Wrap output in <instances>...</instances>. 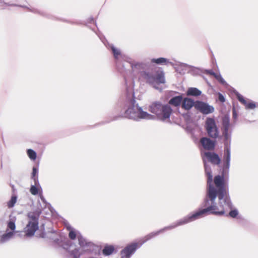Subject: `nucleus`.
<instances>
[{"instance_id":"f3484780","label":"nucleus","mask_w":258,"mask_h":258,"mask_svg":"<svg viewBox=\"0 0 258 258\" xmlns=\"http://www.w3.org/2000/svg\"><path fill=\"white\" fill-rule=\"evenodd\" d=\"M194 105V101L189 98H185L182 103V108L186 110L190 109Z\"/></svg>"},{"instance_id":"c85d7f7f","label":"nucleus","mask_w":258,"mask_h":258,"mask_svg":"<svg viewBox=\"0 0 258 258\" xmlns=\"http://www.w3.org/2000/svg\"><path fill=\"white\" fill-rule=\"evenodd\" d=\"M206 73L208 74H210L212 76H213V74H215L214 72H213L212 70H207Z\"/></svg>"},{"instance_id":"2eb2a0df","label":"nucleus","mask_w":258,"mask_h":258,"mask_svg":"<svg viewBox=\"0 0 258 258\" xmlns=\"http://www.w3.org/2000/svg\"><path fill=\"white\" fill-rule=\"evenodd\" d=\"M236 95L238 100L245 106L246 109H253L255 108L256 105L254 102L248 99H245L243 96L238 93H236Z\"/></svg>"},{"instance_id":"2f4dec72","label":"nucleus","mask_w":258,"mask_h":258,"mask_svg":"<svg viewBox=\"0 0 258 258\" xmlns=\"http://www.w3.org/2000/svg\"><path fill=\"white\" fill-rule=\"evenodd\" d=\"M20 6H21V7H25V8H26V6H23V5H21Z\"/></svg>"},{"instance_id":"4be33fe9","label":"nucleus","mask_w":258,"mask_h":258,"mask_svg":"<svg viewBox=\"0 0 258 258\" xmlns=\"http://www.w3.org/2000/svg\"><path fill=\"white\" fill-rule=\"evenodd\" d=\"M110 47L113 53L114 56L116 59H118L119 57L122 56L120 50L116 48L113 45L110 46Z\"/></svg>"},{"instance_id":"6ab92c4d","label":"nucleus","mask_w":258,"mask_h":258,"mask_svg":"<svg viewBox=\"0 0 258 258\" xmlns=\"http://www.w3.org/2000/svg\"><path fill=\"white\" fill-rule=\"evenodd\" d=\"M201 93V91L196 88H189L187 91V95L189 96H197Z\"/></svg>"},{"instance_id":"bb28decb","label":"nucleus","mask_w":258,"mask_h":258,"mask_svg":"<svg viewBox=\"0 0 258 258\" xmlns=\"http://www.w3.org/2000/svg\"><path fill=\"white\" fill-rule=\"evenodd\" d=\"M38 169L37 167H34L33 168V171L32 173V178L34 180V178L35 177V176L38 174Z\"/></svg>"},{"instance_id":"39448f33","label":"nucleus","mask_w":258,"mask_h":258,"mask_svg":"<svg viewBox=\"0 0 258 258\" xmlns=\"http://www.w3.org/2000/svg\"><path fill=\"white\" fill-rule=\"evenodd\" d=\"M124 116L130 119L139 120L141 119H153L155 116L143 110L142 108L136 104V101L132 99L127 105Z\"/></svg>"},{"instance_id":"a878e982","label":"nucleus","mask_w":258,"mask_h":258,"mask_svg":"<svg viewBox=\"0 0 258 258\" xmlns=\"http://www.w3.org/2000/svg\"><path fill=\"white\" fill-rule=\"evenodd\" d=\"M213 76L221 84H225L226 82L220 74H213Z\"/></svg>"},{"instance_id":"6e6552de","label":"nucleus","mask_w":258,"mask_h":258,"mask_svg":"<svg viewBox=\"0 0 258 258\" xmlns=\"http://www.w3.org/2000/svg\"><path fill=\"white\" fill-rule=\"evenodd\" d=\"M224 175L220 176L217 175L215 176L214 178V183L217 188H218V190H217L215 188V190L216 191V197L218 196L219 202V205L225 206V204L227 203V201L231 205V202L229 199L227 197H225V189L224 188ZM212 181L211 182V185L212 187L215 188L212 185Z\"/></svg>"},{"instance_id":"f257e3e1","label":"nucleus","mask_w":258,"mask_h":258,"mask_svg":"<svg viewBox=\"0 0 258 258\" xmlns=\"http://www.w3.org/2000/svg\"><path fill=\"white\" fill-rule=\"evenodd\" d=\"M207 173L209 175L208 179V187L206 197L203 204V206L206 208L200 209L196 212L188 215L179 220L176 224L168 227L166 228H173L177 226L185 224L197 219H200L208 213L214 214L215 215H222L225 210H227L231 208V205L228 201L225 204V206L216 205L215 199L216 198V191L214 188L211 185L212 181H213V176L211 175L210 171L208 170V167H206Z\"/></svg>"},{"instance_id":"7c9ffc66","label":"nucleus","mask_w":258,"mask_h":258,"mask_svg":"<svg viewBox=\"0 0 258 258\" xmlns=\"http://www.w3.org/2000/svg\"><path fill=\"white\" fill-rule=\"evenodd\" d=\"M233 117L234 118H236V113L235 112V111H233Z\"/></svg>"},{"instance_id":"dca6fc26","label":"nucleus","mask_w":258,"mask_h":258,"mask_svg":"<svg viewBox=\"0 0 258 258\" xmlns=\"http://www.w3.org/2000/svg\"><path fill=\"white\" fill-rule=\"evenodd\" d=\"M200 143L206 150H213L215 147V142L207 137H203L200 139Z\"/></svg>"},{"instance_id":"c756f323","label":"nucleus","mask_w":258,"mask_h":258,"mask_svg":"<svg viewBox=\"0 0 258 258\" xmlns=\"http://www.w3.org/2000/svg\"><path fill=\"white\" fill-rule=\"evenodd\" d=\"M31 11L34 12V13H39L38 11L35 9H30Z\"/></svg>"},{"instance_id":"aec40b11","label":"nucleus","mask_w":258,"mask_h":258,"mask_svg":"<svg viewBox=\"0 0 258 258\" xmlns=\"http://www.w3.org/2000/svg\"><path fill=\"white\" fill-rule=\"evenodd\" d=\"M151 62L153 63H156L159 64H165L169 62L168 59L163 58L160 57L158 58H153L151 59Z\"/></svg>"},{"instance_id":"f8f14e48","label":"nucleus","mask_w":258,"mask_h":258,"mask_svg":"<svg viewBox=\"0 0 258 258\" xmlns=\"http://www.w3.org/2000/svg\"><path fill=\"white\" fill-rule=\"evenodd\" d=\"M203 161H204V164H205V172L208 176V180L209 179V175H208V173H207L206 167H208V170L210 171V173L212 176V174L211 168H210V166L207 164L206 160H207L209 161H210L211 163H212L213 164H219L220 162V159L219 158L218 155H217L214 153H210V152L205 153L204 156H203ZM207 183L208 184V180L207 181Z\"/></svg>"},{"instance_id":"ddd939ff","label":"nucleus","mask_w":258,"mask_h":258,"mask_svg":"<svg viewBox=\"0 0 258 258\" xmlns=\"http://www.w3.org/2000/svg\"><path fill=\"white\" fill-rule=\"evenodd\" d=\"M34 183L35 184L31 185L30 187V191L31 194L33 195H36L39 194L41 200L44 204L46 205V201L42 195V188L39 184L38 178H34Z\"/></svg>"},{"instance_id":"423d86ee","label":"nucleus","mask_w":258,"mask_h":258,"mask_svg":"<svg viewBox=\"0 0 258 258\" xmlns=\"http://www.w3.org/2000/svg\"><path fill=\"white\" fill-rule=\"evenodd\" d=\"M149 110L154 114L158 119L168 121L172 109L168 105H163L159 102H154L149 106Z\"/></svg>"},{"instance_id":"7ed1b4c3","label":"nucleus","mask_w":258,"mask_h":258,"mask_svg":"<svg viewBox=\"0 0 258 258\" xmlns=\"http://www.w3.org/2000/svg\"><path fill=\"white\" fill-rule=\"evenodd\" d=\"M66 226L69 231V238L72 240L77 238L80 246L79 248H75L70 251V253L73 256V258H80V256L85 252H89L92 251L94 246L92 243L88 242L78 230L72 228L70 224H67Z\"/></svg>"},{"instance_id":"9b49d317","label":"nucleus","mask_w":258,"mask_h":258,"mask_svg":"<svg viewBox=\"0 0 258 258\" xmlns=\"http://www.w3.org/2000/svg\"><path fill=\"white\" fill-rule=\"evenodd\" d=\"M16 218L15 217H10L8 222L6 233L0 236V243H4L7 242L14 237L17 231L16 229L15 222Z\"/></svg>"},{"instance_id":"a211bd4d","label":"nucleus","mask_w":258,"mask_h":258,"mask_svg":"<svg viewBox=\"0 0 258 258\" xmlns=\"http://www.w3.org/2000/svg\"><path fill=\"white\" fill-rule=\"evenodd\" d=\"M182 101V97L181 96H176L172 98L169 101V104L175 106H179Z\"/></svg>"},{"instance_id":"5701e85b","label":"nucleus","mask_w":258,"mask_h":258,"mask_svg":"<svg viewBox=\"0 0 258 258\" xmlns=\"http://www.w3.org/2000/svg\"><path fill=\"white\" fill-rule=\"evenodd\" d=\"M27 152L28 157L31 160H35L36 159V153L34 150L32 149H28Z\"/></svg>"},{"instance_id":"9d476101","label":"nucleus","mask_w":258,"mask_h":258,"mask_svg":"<svg viewBox=\"0 0 258 258\" xmlns=\"http://www.w3.org/2000/svg\"><path fill=\"white\" fill-rule=\"evenodd\" d=\"M204 127L209 137L212 139L219 138V128L214 118L207 117L205 120Z\"/></svg>"},{"instance_id":"393cba45","label":"nucleus","mask_w":258,"mask_h":258,"mask_svg":"<svg viewBox=\"0 0 258 258\" xmlns=\"http://www.w3.org/2000/svg\"><path fill=\"white\" fill-rule=\"evenodd\" d=\"M229 210H231L229 213V215L230 217H231L232 218H235L238 215V211L236 209H232V204L231 203V208L227 210H225L224 211V212H225ZM224 213H224L223 214H224Z\"/></svg>"},{"instance_id":"412c9836","label":"nucleus","mask_w":258,"mask_h":258,"mask_svg":"<svg viewBox=\"0 0 258 258\" xmlns=\"http://www.w3.org/2000/svg\"><path fill=\"white\" fill-rule=\"evenodd\" d=\"M114 249V247L112 245L105 246L103 249V253L105 255H109L113 252Z\"/></svg>"},{"instance_id":"1a4fd4ad","label":"nucleus","mask_w":258,"mask_h":258,"mask_svg":"<svg viewBox=\"0 0 258 258\" xmlns=\"http://www.w3.org/2000/svg\"><path fill=\"white\" fill-rule=\"evenodd\" d=\"M163 230H161L156 232H152L149 235H147L145 237V240L141 243H133L130 245H127L121 251V258H130L131 256L135 252L136 250L143 243L148 240H149L154 236L157 235L161 232Z\"/></svg>"},{"instance_id":"cd10ccee","label":"nucleus","mask_w":258,"mask_h":258,"mask_svg":"<svg viewBox=\"0 0 258 258\" xmlns=\"http://www.w3.org/2000/svg\"><path fill=\"white\" fill-rule=\"evenodd\" d=\"M218 95H219V97H218L219 100L221 102H224L225 101V98H224V97L223 96V95L222 94H221V93H219Z\"/></svg>"},{"instance_id":"4468645a","label":"nucleus","mask_w":258,"mask_h":258,"mask_svg":"<svg viewBox=\"0 0 258 258\" xmlns=\"http://www.w3.org/2000/svg\"><path fill=\"white\" fill-rule=\"evenodd\" d=\"M195 107L204 114L212 113L214 108L212 106L202 101H197L195 103Z\"/></svg>"},{"instance_id":"20e7f679","label":"nucleus","mask_w":258,"mask_h":258,"mask_svg":"<svg viewBox=\"0 0 258 258\" xmlns=\"http://www.w3.org/2000/svg\"><path fill=\"white\" fill-rule=\"evenodd\" d=\"M221 130L222 136L224 137L225 142L223 157V160L224 162L223 172H226L229 168L230 161V147L228 145V143L230 139L231 129L230 119L228 116L225 115L223 117Z\"/></svg>"},{"instance_id":"b1692460","label":"nucleus","mask_w":258,"mask_h":258,"mask_svg":"<svg viewBox=\"0 0 258 258\" xmlns=\"http://www.w3.org/2000/svg\"><path fill=\"white\" fill-rule=\"evenodd\" d=\"M17 197L15 195L12 196L11 200L8 202V206L9 208H12L14 206L17 202Z\"/></svg>"},{"instance_id":"f03ea898","label":"nucleus","mask_w":258,"mask_h":258,"mask_svg":"<svg viewBox=\"0 0 258 258\" xmlns=\"http://www.w3.org/2000/svg\"><path fill=\"white\" fill-rule=\"evenodd\" d=\"M132 67V71L135 74L141 73V75L146 81L152 84L154 88L161 90V88L157 86V85L164 84L165 82L164 74L161 71H158L154 75L150 74L147 72H142L146 67V64L143 62H138L134 60L129 61Z\"/></svg>"},{"instance_id":"0eeeda50","label":"nucleus","mask_w":258,"mask_h":258,"mask_svg":"<svg viewBox=\"0 0 258 258\" xmlns=\"http://www.w3.org/2000/svg\"><path fill=\"white\" fill-rule=\"evenodd\" d=\"M40 212L36 211L28 214V224L25 228V232L27 236H32L38 229V219Z\"/></svg>"}]
</instances>
